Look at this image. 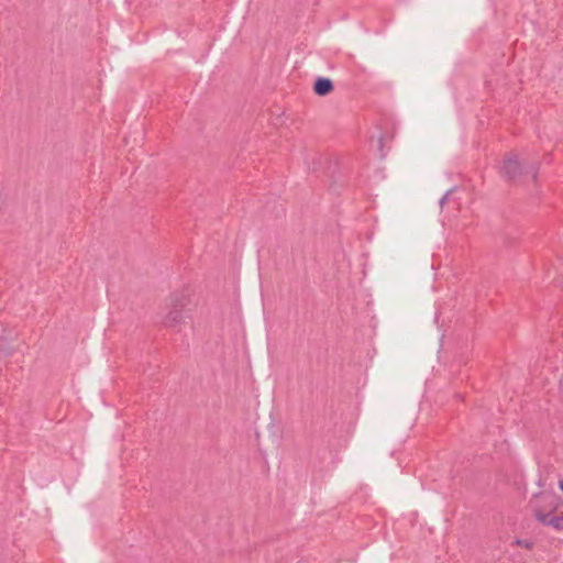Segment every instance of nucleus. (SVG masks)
<instances>
[{"instance_id":"obj_1","label":"nucleus","mask_w":563,"mask_h":563,"mask_svg":"<svg viewBox=\"0 0 563 563\" xmlns=\"http://www.w3.org/2000/svg\"><path fill=\"white\" fill-rule=\"evenodd\" d=\"M539 504L533 506L534 518L545 527L563 531V504L555 494L541 493L534 496Z\"/></svg>"},{"instance_id":"obj_2","label":"nucleus","mask_w":563,"mask_h":563,"mask_svg":"<svg viewBox=\"0 0 563 563\" xmlns=\"http://www.w3.org/2000/svg\"><path fill=\"white\" fill-rule=\"evenodd\" d=\"M189 296L185 291H175L169 297L170 310L164 318V325L167 328H177L190 318L186 307L189 305Z\"/></svg>"},{"instance_id":"obj_3","label":"nucleus","mask_w":563,"mask_h":563,"mask_svg":"<svg viewBox=\"0 0 563 563\" xmlns=\"http://www.w3.org/2000/svg\"><path fill=\"white\" fill-rule=\"evenodd\" d=\"M538 172V163H533L523 168L516 153H510L509 155H507L504 158L503 164L500 166L501 177L507 181H517L521 178L523 174H531L532 179L536 180Z\"/></svg>"},{"instance_id":"obj_4","label":"nucleus","mask_w":563,"mask_h":563,"mask_svg":"<svg viewBox=\"0 0 563 563\" xmlns=\"http://www.w3.org/2000/svg\"><path fill=\"white\" fill-rule=\"evenodd\" d=\"M334 90L333 81L328 77H318L313 84V92L317 96L324 97Z\"/></svg>"},{"instance_id":"obj_5","label":"nucleus","mask_w":563,"mask_h":563,"mask_svg":"<svg viewBox=\"0 0 563 563\" xmlns=\"http://www.w3.org/2000/svg\"><path fill=\"white\" fill-rule=\"evenodd\" d=\"M516 543L518 545L525 547L526 549H532V545H533L532 542H530L528 540H521V539H517Z\"/></svg>"},{"instance_id":"obj_6","label":"nucleus","mask_w":563,"mask_h":563,"mask_svg":"<svg viewBox=\"0 0 563 563\" xmlns=\"http://www.w3.org/2000/svg\"><path fill=\"white\" fill-rule=\"evenodd\" d=\"M452 190H448L443 196L442 198L440 199L439 203L441 207H443V205L448 201L449 199V196L451 195Z\"/></svg>"},{"instance_id":"obj_7","label":"nucleus","mask_w":563,"mask_h":563,"mask_svg":"<svg viewBox=\"0 0 563 563\" xmlns=\"http://www.w3.org/2000/svg\"><path fill=\"white\" fill-rule=\"evenodd\" d=\"M559 487H560V489L563 492V481H560V482H559Z\"/></svg>"}]
</instances>
